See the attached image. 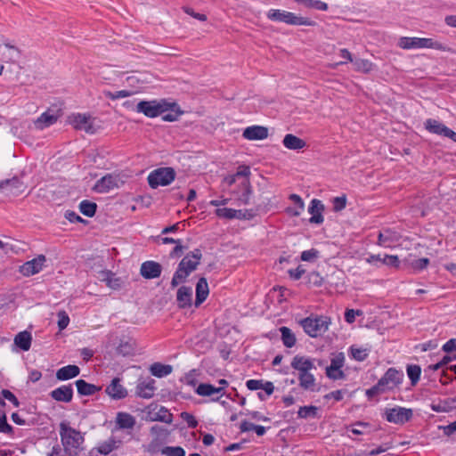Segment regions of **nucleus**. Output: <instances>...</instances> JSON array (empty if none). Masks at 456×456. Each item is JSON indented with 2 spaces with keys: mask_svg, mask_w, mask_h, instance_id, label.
<instances>
[{
  "mask_svg": "<svg viewBox=\"0 0 456 456\" xmlns=\"http://www.w3.org/2000/svg\"><path fill=\"white\" fill-rule=\"evenodd\" d=\"M442 350L445 353H452L456 351V338L449 339L442 347Z\"/></svg>",
  "mask_w": 456,
  "mask_h": 456,
  "instance_id": "obj_64",
  "label": "nucleus"
},
{
  "mask_svg": "<svg viewBox=\"0 0 456 456\" xmlns=\"http://www.w3.org/2000/svg\"><path fill=\"white\" fill-rule=\"evenodd\" d=\"M75 385L77 387V393L83 396L93 395L102 389L101 387L90 384L84 379H77L75 382Z\"/></svg>",
  "mask_w": 456,
  "mask_h": 456,
  "instance_id": "obj_26",
  "label": "nucleus"
},
{
  "mask_svg": "<svg viewBox=\"0 0 456 456\" xmlns=\"http://www.w3.org/2000/svg\"><path fill=\"white\" fill-rule=\"evenodd\" d=\"M209 294L208 284L205 277H200L196 284L195 306L199 307L208 297Z\"/></svg>",
  "mask_w": 456,
  "mask_h": 456,
  "instance_id": "obj_23",
  "label": "nucleus"
},
{
  "mask_svg": "<svg viewBox=\"0 0 456 456\" xmlns=\"http://www.w3.org/2000/svg\"><path fill=\"white\" fill-rule=\"evenodd\" d=\"M162 265L155 261H145L141 265L140 273L147 280L156 279L161 275Z\"/></svg>",
  "mask_w": 456,
  "mask_h": 456,
  "instance_id": "obj_13",
  "label": "nucleus"
},
{
  "mask_svg": "<svg viewBox=\"0 0 456 456\" xmlns=\"http://www.w3.org/2000/svg\"><path fill=\"white\" fill-rule=\"evenodd\" d=\"M403 379V372L395 368H389L378 381L379 384L384 388V391L391 390L400 385Z\"/></svg>",
  "mask_w": 456,
  "mask_h": 456,
  "instance_id": "obj_9",
  "label": "nucleus"
},
{
  "mask_svg": "<svg viewBox=\"0 0 456 456\" xmlns=\"http://www.w3.org/2000/svg\"><path fill=\"white\" fill-rule=\"evenodd\" d=\"M382 263L387 266H392L395 268H398L400 265L398 256L394 255H385V256L382 258Z\"/></svg>",
  "mask_w": 456,
  "mask_h": 456,
  "instance_id": "obj_55",
  "label": "nucleus"
},
{
  "mask_svg": "<svg viewBox=\"0 0 456 456\" xmlns=\"http://www.w3.org/2000/svg\"><path fill=\"white\" fill-rule=\"evenodd\" d=\"M90 119V115L78 113L70 118V123L76 129L85 130L88 134H94L95 130Z\"/></svg>",
  "mask_w": 456,
  "mask_h": 456,
  "instance_id": "obj_16",
  "label": "nucleus"
},
{
  "mask_svg": "<svg viewBox=\"0 0 456 456\" xmlns=\"http://www.w3.org/2000/svg\"><path fill=\"white\" fill-rule=\"evenodd\" d=\"M266 17L272 21L283 22L288 25H295V26H310L314 27L317 23L306 17L297 16L295 13L279 10V9H271L267 12Z\"/></svg>",
  "mask_w": 456,
  "mask_h": 456,
  "instance_id": "obj_2",
  "label": "nucleus"
},
{
  "mask_svg": "<svg viewBox=\"0 0 456 456\" xmlns=\"http://www.w3.org/2000/svg\"><path fill=\"white\" fill-rule=\"evenodd\" d=\"M384 392H385L384 388L378 382L376 385H374L370 388L367 389L365 392V395L369 399H371L375 395H377L379 394H382Z\"/></svg>",
  "mask_w": 456,
  "mask_h": 456,
  "instance_id": "obj_59",
  "label": "nucleus"
},
{
  "mask_svg": "<svg viewBox=\"0 0 456 456\" xmlns=\"http://www.w3.org/2000/svg\"><path fill=\"white\" fill-rule=\"evenodd\" d=\"M155 380L148 379L138 382L135 388V395L141 398L150 399L153 397L156 387L154 386Z\"/></svg>",
  "mask_w": 456,
  "mask_h": 456,
  "instance_id": "obj_20",
  "label": "nucleus"
},
{
  "mask_svg": "<svg viewBox=\"0 0 456 456\" xmlns=\"http://www.w3.org/2000/svg\"><path fill=\"white\" fill-rule=\"evenodd\" d=\"M318 408L316 406H302L299 408L297 414L301 419H307L309 417L315 418L317 417Z\"/></svg>",
  "mask_w": 456,
  "mask_h": 456,
  "instance_id": "obj_44",
  "label": "nucleus"
},
{
  "mask_svg": "<svg viewBox=\"0 0 456 456\" xmlns=\"http://www.w3.org/2000/svg\"><path fill=\"white\" fill-rule=\"evenodd\" d=\"M218 383L221 385L219 387H216L208 383H200L196 388V393L200 396H211L214 394H220V396L211 398L213 402H219L220 397L225 394L224 387L228 386V381L222 379L218 380Z\"/></svg>",
  "mask_w": 456,
  "mask_h": 456,
  "instance_id": "obj_11",
  "label": "nucleus"
},
{
  "mask_svg": "<svg viewBox=\"0 0 456 456\" xmlns=\"http://www.w3.org/2000/svg\"><path fill=\"white\" fill-rule=\"evenodd\" d=\"M58 316V328L62 330L67 328L69 323V317L65 311H60L57 314Z\"/></svg>",
  "mask_w": 456,
  "mask_h": 456,
  "instance_id": "obj_52",
  "label": "nucleus"
},
{
  "mask_svg": "<svg viewBox=\"0 0 456 456\" xmlns=\"http://www.w3.org/2000/svg\"><path fill=\"white\" fill-rule=\"evenodd\" d=\"M401 236L400 234L392 229H383L379 232L378 235V245L384 248H392L395 243L398 242Z\"/></svg>",
  "mask_w": 456,
  "mask_h": 456,
  "instance_id": "obj_14",
  "label": "nucleus"
},
{
  "mask_svg": "<svg viewBox=\"0 0 456 456\" xmlns=\"http://www.w3.org/2000/svg\"><path fill=\"white\" fill-rule=\"evenodd\" d=\"M305 273V270L301 265H298L296 269H289L288 271L289 277L295 281L299 280Z\"/></svg>",
  "mask_w": 456,
  "mask_h": 456,
  "instance_id": "obj_60",
  "label": "nucleus"
},
{
  "mask_svg": "<svg viewBox=\"0 0 456 456\" xmlns=\"http://www.w3.org/2000/svg\"><path fill=\"white\" fill-rule=\"evenodd\" d=\"M362 314L361 310L347 309L345 313V320L348 323H353L355 321V316Z\"/></svg>",
  "mask_w": 456,
  "mask_h": 456,
  "instance_id": "obj_61",
  "label": "nucleus"
},
{
  "mask_svg": "<svg viewBox=\"0 0 456 456\" xmlns=\"http://www.w3.org/2000/svg\"><path fill=\"white\" fill-rule=\"evenodd\" d=\"M247 140H264L268 137V128L262 126H252L247 127L242 134Z\"/></svg>",
  "mask_w": 456,
  "mask_h": 456,
  "instance_id": "obj_22",
  "label": "nucleus"
},
{
  "mask_svg": "<svg viewBox=\"0 0 456 456\" xmlns=\"http://www.w3.org/2000/svg\"><path fill=\"white\" fill-rule=\"evenodd\" d=\"M352 62L356 71L369 73L370 70H372L373 68V63L369 60L357 58L354 59Z\"/></svg>",
  "mask_w": 456,
  "mask_h": 456,
  "instance_id": "obj_41",
  "label": "nucleus"
},
{
  "mask_svg": "<svg viewBox=\"0 0 456 456\" xmlns=\"http://www.w3.org/2000/svg\"><path fill=\"white\" fill-rule=\"evenodd\" d=\"M216 215L219 217H223V218H226V219L241 218V217L246 218V215H242L241 210H236V209L228 208H217L216 210Z\"/></svg>",
  "mask_w": 456,
  "mask_h": 456,
  "instance_id": "obj_34",
  "label": "nucleus"
},
{
  "mask_svg": "<svg viewBox=\"0 0 456 456\" xmlns=\"http://www.w3.org/2000/svg\"><path fill=\"white\" fill-rule=\"evenodd\" d=\"M242 185L244 187V191L242 192L240 200L245 204H249L250 201V196L252 194V187L250 185L249 180H244L242 183Z\"/></svg>",
  "mask_w": 456,
  "mask_h": 456,
  "instance_id": "obj_47",
  "label": "nucleus"
},
{
  "mask_svg": "<svg viewBox=\"0 0 456 456\" xmlns=\"http://www.w3.org/2000/svg\"><path fill=\"white\" fill-rule=\"evenodd\" d=\"M25 189L26 185L17 176L0 182V192L4 193L6 196H19L24 192Z\"/></svg>",
  "mask_w": 456,
  "mask_h": 456,
  "instance_id": "obj_10",
  "label": "nucleus"
},
{
  "mask_svg": "<svg viewBox=\"0 0 456 456\" xmlns=\"http://www.w3.org/2000/svg\"><path fill=\"white\" fill-rule=\"evenodd\" d=\"M116 187H118L117 177L108 174L96 182L94 190L100 193H105Z\"/></svg>",
  "mask_w": 456,
  "mask_h": 456,
  "instance_id": "obj_21",
  "label": "nucleus"
},
{
  "mask_svg": "<svg viewBox=\"0 0 456 456\" xmlns=\"http://www.w3.org/2000/svg\"><path fill=\"white\" fill-rule=\"evenodd\" d=\"M49 395L56 402L69 403L73 398L72 386L70 384L61 386L52 390Z\"/></svg>",
  "mask_w": 456,
  "mask_h": 456,
  "instance_id": "obj_18",
  "label": "nucleus"
},
{
  "mask_svg": "<svg viewBox=\"0 0 456 456\" xmlns=\"http://www.w3.org/2000/svg\"><path fill=\"white\" fill-rule=\"evenodd\" d=\"M306 283L309 287H316L320 288L322 286L324 279L321 276V274L318 272H311L306 276Z\"/></svg>",
  "mask_w": 456,
  "mask_h": 456,
  "instance_id": "obj_43",
  "label": "nucleus"
},
{
  "mask_svg": "<svg viewBox=\"0 0 456 456\" xmlns=\"http://www.w3.org/2000/svg\"><path fill=\"white\" fill-rule=\"evenodd\" d=\"M176 303L180 309H187L192 305V289L189 286H181L176 292Z\"/></svg>",
  "mask_w": 456,
  "mask_h": 456,
  "instance_id": "obj_15",
  "label": "nucleus"
},
{
  "mask_svg": "<svg viewBox=\"0 0 456 456\" xmlns=\"http://www.w3.org/2000/svg\"><path fill=\"white\" fill-rule=\"evenodd\" d=\"M333 210L336 212L343 210L346 206V197L345 195L333 199Z\"/></svg>",
  "mask_w": 456,
  "mask_h": 456,
  "instance_id": "obj_54",
  "label": "nucleus"
},
{
  "mask_svg": "<svg viewBox=\"0 0 456 456\" xmlns=\"http://www.w3.org/2000/svg\"><path fill=\"white\" fill-rule=\"evenodd\" d=\"M46 261V257L45 255H38L37 257L32 260L25 262L20 267V272L24 276H31L36 273H38L44 266L45 262Z\"/></svg>",
  "mask_w": 456,
  "mask_h": 456,
  "instance_id": "obj_12",
  "label": "nucleus"
},
{
  "mask_svg": "<svg viewBox=\"0 0 456 456\" xmlns=\"http://www.w3.org/2000/svg\"><path fill=\"white\" fill-rule=\"evenodd\" d=\"M135 418L127 412H118L116 424L120 429H130L135 425Z\"/></svg>",
  "mask_w": 456,
  "mask_h": 456,
  "instance_id": "obj_27",
  "label": "nucleus"
},
{
  "mask_svg": "<svg viewBox=\"0 0 456 456\" xmlns=\"http://www.w3.org/2000/svg\"><path fill=\"white\" fill-rule=\"evenodd\" d=\"M294 2L302 4L306 9H314L319 11H327L328 4L321 0H293Z\"/></svg>",
  "mask_w": 456,
  "mask_h": 456,
  "instance_id": "obj_36",
  "label": "nucleus"
},
{
  "mask_svg": "<svg viewBox=\"0 0 456 456\" xmlns=\"http://www.w3.org/2000/svg\"><path fill=\"white\" fill-rule=\"evenodd\" d=\"M106 281L107 285L114 289L120 288L121 281L119 278H117L114 273L111 272H108L106 273V277L104 279Z\"/></svg>",
  "mask_w": 456,
  "mask_h": 456,
  "instance_id": "obj_49",
  "label": "nucleus"
},
{
  "mask_svg": "<svg viewBox=\"0 0 456 456\" xmlns=\"http://www.w3.org/2000/svg\"><path fill=\"white\" fill-rule=\"evenodd\" d=\"M430 408L436 412H447L450 409L447 402H439L438 403H432Z\"/></svg>",
  "mask_w": 456,
  "mask_h": 456,
  "instance_id": "obj_63",
  "label": "nucleus"
},
{
  "mask_svg": "<svg viewBox=\"0 0 456 456\" xmlns=\"http://www.w3.org/2000/svg\"><path fill=\"white\" fill-rule=\"evenodd\" d=\"M350 351L353 358L356 361L362 362L368 357L367 349L351 346Z\"/></svg>",
  "mask_w": 456,
  "mask_h": 456,
  "instance_id": "obj_50",
  "label": "nucleus"
},
{
  "mask_svg": "<svg viewBox=\"0 0 456 456\" xmlns=\"http://www.w3.org/2000/svg\"><path fill=\"white\" fill-rule=\"evenodd\" d=\"M169 105H172L174 107L168 109V111H170L169 113L165 115L162 114V120L167 122H174L178 120V118L183 113V111L181 110L180 106L175 102H169Z\"/></svg>",
  "mask_w": 456,
  "mask_h": 456,
  "instance_id": "obj_37",
  "label": "nucleus"
},
{
  "mask_svg": "<svg viewBox=\"0 0 456 456\" xmlns=\"http://www.w3.org/2000/svg\"><path fill=\"white\" fill-rule=\"evenodd\" d=\"M324 210V205L321 200L317 199H314L311 200L310 205L308 207V212L312 215L309 219V223L321 224L324 221V217L322 216V211Z\"/></svg>",
  "mask_w": 456,
  "mask_h": 456,
  "instance_id": "obj_19",
  "label": "nucleus"
},
{
  "mask_svg": "<svg viewBox=\"0 0 456 456\" xmlns=\"http://www.w3.org/2000/svg\"><path fill=\"white\" fill-rule=\"evenodd\" d=\"M80 373V369L77 365L69 364L59 369L56 371V379L58 380H69L70 379L76 378Z\"/></svg>",
  "mask_w": 456,
  "mask_h": 456,
  "instance_id": "obj_25",
  "label": "nucleus"
},
{
  "mask_svg": "<svg viewBox=\"0 0 456 456\" xmlns=\"http://www.w3.org/2000/svg\"><path fill=\"white\" fill-rule=\"evenodd\" d=\"M1 394L4 399L10 401L15 407H19L20 402L13 393L8 389H2Z\"/></svg>",
  "mask_w": 456,
  "mask_h": 456,
  "instance_id": "obj_58",
  "label": "nucleus"
},
{
  "mask_svg": "<svg viewBox=\"0 0 456 456\" xmlns=\"http://www.w3.org/2000/svg\"><path fill=\"white\" fill-rule=\"evenodd\" d=\"M118 441L114 436H110L108 440L101 443L97 448L98 452L102 455H108L118 448Z\"/></svg>",
  "mask_w": 456,
  "mask_h": 456,
  "instance_id": "obj_38",
  "label": "nucleus"
},
{
  "mask_svg": "<svg viewBox=\"0 0 456 456\" xmlns=\"http://www.w3.org/2000/svg\"><path fill=\"white\" fill-rule=\"evenodd\" d=\"M398 45L403 49L411 48H431L444 52L450 51V48L444 44L435 41L432 38H419V37H401Z\"/></svg>",
  "mask_w": 456,
  "mask_h": 456,
  "instance_id": "obj_5",
  "label": "nucleus"
},
{
  "mask_svg": "<svg viewBox=\"0 0 456 456\" xmlns=\"http://www.w3.org/2000/svg\"><path fill=\"white\" fill-rule=\"evenodd\" d=\"M60 436L65 448L77 449L84 442V437L80 432L69 427L64 421L60 424Z\"/></svg>",
  "mask_w": 456,
  "mask_h": 456,
  "instance_id": "obj_7",
  "label": "nucleus"
},
{
  "mask_svg": "<svg viewBox=\"0 0 456 456\" xmlns=\"http://www.w3.org/2000/svg\"><path fill=\"white\" fill-rule=\"evenodd\" d=\"M330 322L328 316L311 314L301 320L300 325L308 336L317 338L328 330Z\"/></svg>",
  "mask_w": 456,
  "mask_h": 456,
  "instance_id": "obj_3",
  "label": "nucleus"
},
{
  "mask_svg": "<svg viewBox=\"0 0 456 456\" xmlns=\"http://www.w3.org/2000/svg\"><path fill=\"white\" fill-rule=\"evenodd\" d=\"M406 372L411 380V386H416L420 379L421 368L418 364H408L406 366Z\"/></svg>",
  "mask_w": 456,
  "mask_h": 456,
  "instance_id": "obj_39",
  "label": "nucleus"
},
{
  "mask_svg": "<svg viewBox=\"0 0 456 456\" xmlns=\"http://www.w3.org/2000/svg\"><path fill=\"white\" fill-rule=\"evenodd\" d=\"M32 336L30 332L24 330L19 332L14 338V344L22 351L29 350L31 346Z\"/></svg>",
  "mask_w": 456,
  "mask_h": 456,
  "instance_id": "obj_28",
  "label": "nucleus"
},
{
  "mask_svg": "<svg viewBox=\"0 0 456 456\" xmlns=\"http://www.w3.org/2000/svg\"><path fill=\"white\" fill-rule=\"evenodd\" d=\"M172 107L167 99L141 101L136 105V111L152 118L164 114Z\"/></svg>",
  "mask_w": 456,
  "mask_h": 456,
  "instance_id": "obj_4",
  "label": "nucleus"
},
{
  "mask_svg": "<svg viewBox=\"0 0 456 456\" xmlns=\"http://www.w3.org/2000/svg\"><path fill=\"white\" fill-rule=\"evenodd\" d=\"M176 176L173 167H159L151 171L148 175V183L151 188L157 189L159 186L169 185Z\"/></svg>",
  "mask_w": 456,
  "mask_h": 456,
  "instance_id": "obj_6",
  "label": "nucleus"
},
{
  "mask_svg": "<svg viewBox=\"0 0 456 456\" xmlns=\"http://www.w3.org/2000/svg\"><path fill=\"white\" fill-rule=\"evenodd\" d=\"M79 210L80 212L87 216V217H93L97 210V204L86 200H84L79 204Z\"/></svg>",
  "mask_w": 456,
  "mask_h": 456,
  "instance_id": "obj_40",
  "label": "nucleus"
},
{
  "mask_svg": "<svg viewBox=\"0 0 456 456\" xmlns=\"http://www.w3.org/2000/svg\"><path fill=\"white\" fill-rule=\"evenodd\" d=\"M369 427H370L369 423L358 421L352 425L351 432L354 435H362V434H363V430L361 428H366Z\"/></svg>",
  "mask_w": 456,
  "mask_h": 456,
  "instance_id": "obj_62",
  "label": "nucleus"
},
{
  "mask_svg": "<svg viewBox=\"0 0 456 456\" xmlns=\"http://www.w3.org/2000/svg\"><path fill=\"white\" fill-rule=\"evenodd\" d=\"M291 367L297 370L298 373L303 371H310L312 369H315L313 360L301 355H296L292 359Z\"/></svg>",
  "mask_w": 456,
  "mask_h": 456,
  "instance_id": "obj_24",
  "label": "nucleus"
},
{
  "mask_svg": "<svg viewBox=\"0 0 456 456\" xmlns=\"http://www.w3.org/2000/svg\"><path fill=\"white\" fill-rule=\"evenodd\" d=\"M181 418L187 423L188 427L191 428H195L198 426V421L195 419V417L187 411H183L181 413Z\"/></svg>",
  "mask_w": 456,
  "mask_h": 456,
  "instance_id": "obj_57",
  "label": "nucleus"
},
{
  "mask_svg": "<svg viewBox=\"0 0 456 456\" xmlns=\"http://www.w3.org/2000/svg\"><path fill=\"white\" fill-rule=\"evenodd\" d=\"M161 454L166 456H185V451L181 446H166L161 449Z\"/></svg>",
  "mask_w": 456,
  "mask_h": 456,
  "instance_id": "obj_46",
  "label": "nucleus"
},
{
  "mask_svg": "<svg viewBox=\"0 0 456 456\" xmlns=\"http://www.w3.org/2000/svg\"><path fill=\"white\" fill-rule=\"evenodd\" d=\"M280 331L281 334V340L283 345L289 348L294 346L297 339L292 330L286 326H282L280 328Z\"/></svg>",
  "mask_w": 456,
  "mask_h": 456,
  "instance_id": "obj_35",
  "label": "nucleus"
},
{
  "mask_svg": "<svg viewBox=\"0 0 456 456\" xmlns=\"http://www.w3.org/2000/svg\"><path fill=\"white\" fill-rule=\"evenodd\" d=\"M320 252L315 248L305 250L301 253V260L305 262H311L319 257Z\"/></svg>",
  "mask_w": 456,
  "mask_h": 456,
  "instance_id": "obj_51",
  "label": "nucleus"
},
{
  "mask_svg": "<svg viewBox=\"0 0 456 456\" xmlns=\"http://www.w3.org/2000/svg\"><path fill=\"white\" fill-rule=\"evenodd\" d=\"M154 421L165 422L167 424H171L173 421V415L169 412V411L161 406L158 412L154 414V417L151 419Z\"/></svg>",
  "mask_w": 456,
  "mask_h": 456,
  "instance_id": "obj_42",
  "label": "nucleus"
},
{
  "mask_svg": "<svg viewBox=\"0 0 456 456\" xmlns=\"http://www.w3.org/2000/svg\"><path fill=\"white\" fill-rule=\"evenodd\" d=\"M344 361V354L342 353H339L338 355L331 359L330 365L326 368V372L338 370V369H341L343 367Z\"/></svg>",
  "mask_w": 456,
  "mask_h": 456,
  "instance_id": "obj_45",
  "label": "nucleus"
},
{
  "mask_svg": "<svg viewBox=\"0 0 456 456\" xmlns=\"http://www.w3.org/2000/svg\"><path fill=\"white\" fill-rule=\"evenodd\" d=\"M58 119V117L54 114H50L48 111L41 114L39 118L35 121V126L37 129H44L54 124Z\"/></svg>",
  "mask_w": 456,
  "mask_h": 456,
  "instance_id": "obj_32",
  "label": "nucleus"
},
{
  "mask_svg": "<svg viewBox=\"0 0 456 456\" xmlns=\"http://www.w3.org/2000/svg\"><path fill=\"white\" fill-rule=\"evenodd\" d=\"M173 370V367L169 364H162L160 362H154L151 365V373L157 378H163L169 375Z\"/></svg>",
  "mask_w": 456,
  "mask_h": 456,
  "instance_id": "obj_33",
  "label": "nucleus"
},
{
  "mask_svg": "<svg viewBox=\"0 0 456 456\" xmlns=\"http://www.w3.org/2000/svg\"><path fill=\"white\" fill-rule=\"evenodd\" d=\"M429 265V259L427 257H422L411 262V265L414 270L421 271L428 267Z\"/></svg>",
  "mask_w": 456,
  "mask_h": 456,
  "instance_id": "obj_56",
  "label": "nucleus"
},
{
  "mask_svg": "<svg viewBox=\"0 0 456 456\" xmlns=\"http://www.w3.org/2000/svg\"><path fill=\"white\" fill-rule=\"evenodd\" d=\"M299 386L305 390H314L315 379L310 371H303L298 373Z\"/></svg>",
  "mask_w": 456,
  "mask_h": 456,
  "instance_id": "obj_31",
  "label": "nucleus"
},
{
  "mask_svg": "<svg viewBox=\"0 0 456 456\" xmlns=\"http://www.w3.org/2000/svg\"><path fill=\"white\" fill-rule=\"evenodd\" d=\"M202 251L200 248H195L188 252L179 262L175 272L172 277L170 285L172 289L187 281L190 274L196 271L202 259Z\"/></svg>",
  "mask_w": 456,
  "mask_h": 456,
  "instance_id": "obj_1",
  "label": "nucleus"
},
{
  "mask_svg": "<svg viewBox=\"0 0 456 456\" xmlns=\"http://www.w3.org/2000/svg\"><path fill=\"white\" fill-rule=\"evenodd\" d=\"M424 126H425V128L429 133L438 134V135H443V136H444L447 129L449 128L443 123H441L436 119H433V118L427 119L424 123Z\"/></svg>",
  "mask_w": 456,
  "mask_h": 456,
  "instance_id": "obj_30",
  "label": "nucleus"
},
{
  "mask_svg": "<svg viewBox=\"0 0 456 456\" xmlns=\"http://www.w3.org/2000/svg\"><path fill=\"white\" fill-rule=\"evenodd\" d=\"M413 411L411 409L394 407L386 409L385 418L390 423L403 425L411 419Z\"/></svg>",
  "mask_w": 456,
  "mask_h": 456,
  "instance_id": "obj_8",
  "label": "nucleus"
},
{
  "mask_svg": "<svg viewBox=\"0 0 456 456\" xmlns=\"http://www.w3.org/2000/svg\"><path fill=\"white\" fill-rule=\"evenodd\" d=\"M282 143L289 150H301L306 146V142L303 139L292 134H286Z\"/></svg>",
  "mask_w": 456,
  "mask_h": 456,
  "instance_id": "obj_29",
  "label": "nucleus"
},
{
  "mask_svg": "<svg viewBox=\"0 0 456 456\" xmlns=\"http://www.w3.org/2000/svg\"><path fill=\"white\" fill-rule=\"evenodd\" d=\"M103 94L108 99L118 100L120 98H126V97L130 96L132 94V92H130L128 90H120V91H116V92L104 91Z\"/></svg>",
  "mask_w": 456,
  "mask_h": 456,
  "instance_id": "obj_48",
  "label": "nucleus"
},
{
  "mask_svg": "<svg viewBox=\"0 0 456 456\" xmlns=\"http://www.w3.org/2000/svg\"><path fill=\"white\" fill-rule=\"evenodd\" d=\"M120 382L121 379L116 377L105 389L106 394L114 400H120L127 396V391Z\"/></svg>",
  "mask_w": 456,
  "mask_h": 456,
  "instance_id": "obj_17",
  "label": "nucleus"
},
{
  "mask_svg": "<svg viewBox=\"0 0 456 456\" xmlns=\"http://www.w3.org/2000/svg\"><path fill=\"white\" fill-rule=\"evenodd\" d=\"M12 432V427L7 423L5 413L0 411V433L11 434Z\"/></svg>",
  "mask_w": 456,
  "mask_h": 456,
  "instance_id": "obj_53",
  "label": "nucleus"
}]
</instances>
